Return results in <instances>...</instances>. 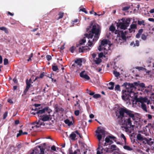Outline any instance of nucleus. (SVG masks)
Segmentation results:
<instances>
[{"mask_svg":"<svg viewBox=\"0 0 154 154\" xmlns=\"http://www.w3.org/2000/svg\"><path fill=\"white\" fill-rule=\"evenodd\" d=\"M100 33V30L98 25H94L93 26L91 31L88 34H87L86 37L82 39L80 41V44L82 45L86 41V38L88 39V42L86 46L79 48L80 52H86L89 51L91 48L93 46V43L96 42L99 38Z\"/></svg>","mask_w":154,"mask_h":154,"instance_id":"1","label":"nucleus"},{"mask_svg":"<svg viewBox=\"0 0 154 154\" xmlns=\"http://www.w3.org/2000/svg\"><path fill=\"white\" fill-rule=\"evenodd\" d=\"M97 138L99 141L98 147L97 149V154H104L108 152L106 147L103 148L101 139L102 137H105V131L103 128H98L96 131Z\"/></svg>","mask_w":154,"mask_h":154,"instance_id":"2","label":"nucleus"},{"mask_svg":"<svg viewBox=\"0 0 154 154\" xmlns=\"http://www.w3.org/2000/svg\"><path fill=\"white\" fill-rule=\"evenodd\" d=\"M111 45L110 42L108 40L104 39L101 41V44L99 46L98 49L100 51H103V52L100 53L99 54V58L102 57L103 56V54L106 55L110 53Z\"/></svg>","mask_w":154,"mask_h":154,"instance_id":"3","label":"nucleus"},{"mask_svg":"<svg viewBox=\"0 0 154 154\" xmlns=\"http://www.w3.org/2000/svg\"><path fill=\"white\" fill-rule=\"evenodd\" d=\"M134 86L139 88L142 92H144L145 94H150L152 97L154 94L152 92L154 91V86L149 85L146 87L143 83H140L139 82H134L133 84Z\"/></svg>","mask_w":154,"mask_h":154,"instance_id":"4","label":"nucleus"},{"mask_svg":"<svg viewBox=\"0 0 154 154\" xmlns=\"http://www.w3.org/2000/svg\"><path fill=\"white\" fill-rule=\"evenodd\" d=\"M122 120L123 122V125L126 129L130 128L131 130L129 131L130 133L131 132V130H133L134 127V125L132 124V122L131 118L126 116L122 117Z\"/></svg>","mask_w":154,"mask_h":154,"instance_id":"5","label":"nucleus"},{"mask_svg":"<svg viewBox=\"0 0 154 154\" xmlns=\"http://www.w3.org/2000/svg\"><path fill=\"white\" fill-rule=\"evenodd\" d=\"M130 21V18H123L119 20V22L117 23V26L121 29L125 30L129 26Z\"/></svg>","mask_w":154,"mask_h":154,"instance_id":"6","label":"nucleus"},{"mask_svg":"<svg viewBox=\"0 0 154 154\" xmlns=\"http://www.w3.org/2000/svg\"><path fill=\"white\" fill-rule=\"evenodd\" d=\"M138 90L139 92H137L131 91L129 93V98L131 97L134 99L133 100L134 104L137 103V100H138V99L139 98H137L138 95L140 94H142V93L140 91V89H139V88Z\"/></svg>","mask_w":154,"mask_h":154,"instance_id":"7","label":"nucleus"},{"mask_svg":"<svg viewBox=\"0 0 154 154\" xmlns=\"http://www.w3.org/2000/svg\"><path fill=\"white\" fill-rule=\"evenodd\" d=\"M40 118L39 119L38 122L37 123V124L38 125H42V123L41 121L45 122L49 121L51 119V116L50 114L48 115H44L42 116H40Z\"/></svg>","mask_w":154,"mask_h":154,"instance_id":"8","label":"nucleus"},{"mask_svg":"<svg viewBox=\"0 0 154 154\" xmlns=\"http://www.w3.org/2000/svg\"><path fill=\"white\" fill-rule=\"evenodd\" d=\"M51 112V110L48 107H46L42 109H40V108H39V110L36 112V114L39 116L40 114L44 113L46 112L49 114Z\"/></svg>","mask_w":154,"mask_h":154,"instance_id":"9","label":"nucleus"},{"mask_svg":"<svg viewBox=\"0 0 154 154\" xmlns=\"http://www.w3.org/2000/svg\"><path fill=\"white\" fill-rule=\"evenodd\" d=\"M126 114L128 116V117L132 118L133 120H136V118L138 115V114L136 113H134L133 111L127 109L126 111Z\"/></svg>","mask_w":154,"mask_h":154,"instance_id":"10","label":"nucleus"},{"mask_svg":"<svg viewBox=\"0 0 154 154\" xmlns=\"http://www.w3.org/2000/svg\"><path fill=\"white\" fill-rule=\"evenodd\" d=\"M27 131L29 132L30 131H34L35 128H37L39 126L35 125L34 123L28 124L27 125Z\"/></svg>","mask_w":154,"mask_h":154,"instance_id":"11","label":"nucleus"},{"mask_svg":"<svg viewBox=\"0 0 154 154\" xmlns=\"http://www.w3.org/2000/svg\"><path fill=\"white\" fill-rule=\"evenodd\" d=\"M122 99L126 101L128 100H129V92L124 90L122 91Z\"/></svg>","mask_w":154,"mask_h":154,"instance_id":"12","label":"nucleus"},{"mask_svg":"<svg viewBox=\"0 0 154 154\" xmlns=\"http://www.w3.org/2000/svg\"><path fill=\"white\" fill-rule=\"evenodd\" d=\"M137 23L136 22H134L130 26V28L129 29V31L130 33L134 32L135 30L137 29Z\"/></svg>","mask_w":154,"mask_h":154,"instance_id":"13","label":"nucleus"},{"mask_svg":"<svg viewBox=\"0 0 154 154\" xmlns=\"http://www.w3.org/2000/svg\"><path fill=\"white\" fill-rule=\"evenodd\" d=\"M128 32L125 31L123 32L122 31H120L119 33V34L124 40H125L126 38H128Z\"/></svg>","mask_w":154,"mask_h":154,"instance_id":"14","label":"nucleus"},{"mask_svg":"<svg viewBox=\"0 0 154 154\" xmlns=\"http://www.w3.org/2000/svg\"><path fill=\"white\" fill-rule=\"evenodd\" d=\"M80 76L86 80H88L90 79L89 77L85 71H82L80 73Z\"/></svg>","mask_w":154,"mask_h":154,"instance_id":"15","label":"nucleus"},{"mask_svg":"<svg viewBox=\"0 0 154 154\" xmlns=\"http://www.w3.org/2000/svg\"><path fill=\"white\" fill-rule=\"evenodd\" d=\"M107 148V150H108V152H110L113 151L116 149V145H109L108 147H106Z\"/></svg>","mask_w":154,"mask_h":154,"instance_id":"16","label":"nucleus"},{"mask_svg":"<svg viewBox=\"0 0 154 154\" xmlns=\"http://www.w3.org/2000/svg\"><path fill=\"white\" fill-rule=\"evenodd\" d=\"M127 109L125 108H121L119 109V113L120 116H124V113L126 114V111H127Z\"/></svg>","mask_w":154,"mask_h":154,"instance_id":"17","label":"nucleus"},{"mask_svg":"<svg viewBox=\"0 0 154 154\" xmlns=\"http://www.w3.org/2000/svg\"><path fill=\"white\" fill-rule=\"evenodd\" d=\"M70 119L71 120L69 119H66L64 120L65 123L69 126H71L73 125V124L72 122V120H73V117H72Z\"/></svg>","mask_w":154,"mask_h":154,"instance_id":"18","label":"nucleus"},{"mask_svg":"<svg viewBox=\"0 0 154 154\" xmlns=\"http://www.w3.org/2000/svg\"><path fill=\"white\" fill-rule=\"evenodd\" d=\"M111 138H114L115 137H112L111 136H109V137H106V138L105 140L106 142L105 143H104V146H107V145L106 144V143H109L111 142V140L110 139Z\"/></svg>","mask_w":154,"mask_h":154,"instance_id":"19","label":"nucleus"},{"mask_svg":"<svg viewBox=\"0 0 154 154\" xmlns=\"http://www.w3.org/2000/svg\"><path fill=\"white\" fill-rule=\"evenodd\" d=\"M75 62L76 66L80 67L82 65V61L81 59H77L75 61Z\"/></svg>","mask_w":154,"mask_h":154,"instance_id":"20","label":"nucleus"},{"mask_svg":"<svg viewBox=\"0 0 154 154\" xmlns=\"http://www.w3.org/2000/svg\"><path fill=\"white\" fill-rule=\"evenodd\" d=\"M119 136L121 139H123L124 140V143L125 144L126 143V139L125 136L122 133H121L119 135Z\"/></svg>","mask_w":154,"mask_h":154,"instance_id":"21","label":"nucleus"},{"mask_svg":"<svg viewBox=\"0 0 154 154\" xmlns=\"http://www.w3.org/2000/svg\"><path fill=\"white\" fill-rule=\"evenodd\" d=\"M31 81L30 79L29 80H27L26 82V90H28L29 88H30L31 84Z\"/></svg>","mask_w":154,"mask_h":154,"instance_id":"22","label":"nucleus"},{"mask_svg":"<svg viewBox=\"0 0 154 154\" xmlns=\"http://www.w3.org/2000/svg\"><path fill=\"white\" fill-rule=\"evenodd\" d=\"M114 83L112 82H110L108 85V88L110 90H112L114 88Z\"/></svg>","mask_w":154,"mask_h":154,"instance_id":"23","label":"nucleus"},{"mask_svg":"<svg viewBox=\"0 0 154 154\" xmlns=\"http://www.w3.org/2000/svg\"><path fill=\"white\" fill-rule=\"evenodd\" d=\"M0 30L4 31L6 33L8 34L9 33L8 29L4 26L0 27Z\"/></svg>","mask_w":154,"mask_h":154,"instance_id":"24","label":"nucleus"},{"mask_svg":"<svg viewBox=\"0 0 154 154\" xmlns=\"http://www.w3.org/2000/svg\"><path fill=\"white\" fill-rule=\"evenodd\" d=\"M76 134L73 132L72 133L69 135V137L72 140H75Z\"/></svg>","mask_w":154,"mask_h":154,"instance_id":"25","label":"nucleus"},{"mask_svg":"<svg viewBox=\"0 0 154 154\" xmlns=\"http://www.w3.org/2000/svg\"><path fill=\"white\" fill-rule=\"evenodd\" d=\"M123 147L124 149L128 151H131L133 149L132 147L126 145L124 146Z\"/></svg>","mask_w":154,"mask_h":154,"instance_id":"26","label":"nucleus"},{"mask_svg":"<svg viewBox=\"0 0 154 154\" xmlns=\"http://www.w3.org/2000/svg\"><path fill=\"white\" fill-rule=\"evenodd\" d=\"M148 35V34L147 33H144L142 35L141 38L143 40H145Z\"/></svg>","mask_w":154,"mask_h":154,"instance_id":"27","label":"nucleus"},{"mask_svg":"<svg viewBox=\"0 0 154 154\" xmlns=\"http://www.w3.org/2000/svg\"><path fill=\"white\" fill-rule=\"evenodd\" d=\"M101 60L99 58H97L96 59L94 60V62L96 64H98L101 62Z\"/></svg>","mask_w":154,"mask_h":154,"instance_id":"28","label":"nucleus"},{"mask_svg":"<svg viewBox=\"0 0 154 154\" xmlns=\"http://www.w3.org/2000/svg\"><path fill=\"white\" fill-rule=\"evenodd\" d=\"M137 138L139 140H143V138L142 136H141L140 134H138L137 135Z\"/></svg>","mask_w":154,"mask_h":154,"instance_id":"29","label":"nucleus"},{"mask_svg":"<svg viewBox=\"0 0 154 154\" xmlns=\"http://www.w3.org/2000/svg\"><path fill=\"white\" fill-rule=\"evenodd\" d=\"M63 16V13H60L58 14V17L57 18V20H59L60 19L62 18Z\"/></svg>","mask_w":154,"mask_h":154,"instance_id":"30","label":"nucleus"},{"mask_svg":"<svg viewBox=\"0 0 154 154\" xmlns=\"http://www.w3.org/2000/svg\"><path fill=\"white\" fill-rule=\"evenodd\" d=\"M109 30L112 32H113L115 30V27L113 25H112L110 27Z\"/></svg>","mask_w":154,"mask_h":154,"instance_id":"31","label":"nucleus"},{"mask_svg":"<svg viewBox=\"0 0 154 154\" xmlns=\"http://www.w3.org/2000/svg\"><path fill=\"white\" fill-rule=\"evenodd\" d=\"M136 68L137 69H138L139 70H144L145 69V68L142 67L137 66L136 67Z\"/></svg>","mask_w":154,"mask_h":154,"instance_id":"32","label":"nucleus"},{"mask_svg":"<svg viewBox=\"0 0 154 154\" xmlns=\"http://www.w3.org/2000/svg\"><path fill=\"white\" fill-rule=\"evenodd\" d=\"M52 69L54 71H56L58 70V68L57 66L54 65L52 66Z\"/></svg>","mask_w":154,"mask_h":154,"instance_id":"33","label":"nucleus"},{"mask_svg":"<svg viewBox=\"0 0 154 154\" xmlns=\"http://www.w3.org/2000/svg\"><path fill=\"white\" fill-rule=\"evenodd\" d=\"M23 131L21 130H20L19 131V133L17 134V137H18L21 135H23Z\"/></svg>","mask_w":154,"mask_h":154,"instance_id":"34","label":"nucleus"},{"mask_svg":"<svg viewBox=\"0 0 154 154\" xmlns=\"http://www.w3.org/2000/svg\"><path fill=\"white\" fill-rule=\"evenodd\" d=\"M8 63V60L6 58H5L4 60V63L5 65H7Z\"/></svg>","mask_w":154,"mask_h":154,"instance_id":"35","label":"nucleus"},{"mask_svg":"<svg viewBox=\"0 0 154 154\" xmlns=\"http://www.w3.org/2000/svg\"><path fill=\"white\" fill-rule=\"evenodd\" d=\"M120 86L119 85H116L115 86V89L116 91H120Z\"/></svg>","mask_w":154,"mask_h":154,"instance_id":"36","label":"nucleus"},{"mask_svg":"<svg viewBox=\"0 0 154 154\" xmlns=\"http://www.w3.org/2000/svg\"><path fill=\"white\" fill-rule=\"evenodd\" d=\"M100 95L99 94H95L93 95V97L94 98H99L100 97Z\"/></svg>","mask_w":154,"mask_h":154,"instance_id":"37","label":"nucleus"},{"mask_svg":"<svg viewBox=\"0 0 154 154\" xmlns=\"http://www.w3.org/2000/svg\"><path fill=\"white\" fill-rule=\"evenodd\" d=\"M113 73L115 76L117 77L119 75V73L116 71H114Z\"/></svg>","mask_w":154,"mask_h":154,"instance_id":"38","label":"nucleus"},{"mask_svg":"<svg viewBox=\"0 0 154 154\" xmlns=\"http://www.w3.org/2000/svg\"><path fill=\"white\" fill-rule=\"evenodd\" d=\"M139 45V42L138 41H136L135 43L134 44V46H138Z\"/></svg>","mask_w":154,"mask_h":154,"instance_id":"39","label":"nucleus"},{"mask_svg":"<svg viewBox=\"0 0 154 154\" xmlns=\"http://www.w3.org/2000/svg\"><path fill=\"white\" fill-rule=\"evenodd\" d=\"M74 114L76 116H78L79 115V111L78 110H76L75 111Z\"/></svg>","mask_w":154,"mask_h":154,"instance_id":"40","label":"nucleus"},{"mask_svg":"<svg viewBox=\"0 0 154 154\" xmlns=\"http://www.w3.org/2000/svg\"><path fill=\"white\" fill-rule=\"evenodd\" d=\"M40 154H45L44 149L42 148H40Z\"/></svg>","mask_w":154,"mask_h":154,"instance_id":"41","label":"nucleus"},{"mask_svg":"<svg viewBox=\"0 0 154 154\" xmlns=\"http://www.w3.org/2000/svg\"><path fill=\"white\" fill-rule=\"evenodd\" d=\"M46 58H47L48 60V61L50 60L51 59V57L50 55H47Z\"/></svg>","mask_w":154,"mask_h":154,"instance_id":"42","label":"nucleus"},{"mask_svg":"<svg viewBox=\"0 0 154 154\" xmlns=\"http://www.w3.org/2000/svg\"><path fill=\"white\" fill-rule=\"evenodd\" d=\"M32 56H33L32 54H31L29 56V58L27 60L28 61H29L31 60V58L32 57Z\"/></svg>","mask_w":154,"mask_h":154,"instance_id":"43","label":"nucleus"},{"mask_svg":"<svg viewBox=\"0 0 154 154\" xmlns=\"http://www.w3.org/2000/svg\"><path fill=\"white\" fill-rule=\"evenodd\" d=\"M8 115V112H5L3 115V119H5L7 116Z\"/></svg>","mask_w":154,"mask_h":154,"instance_id":"44","label":"nucleus"},{"mask_svg":"<svg viewBox=\"0 0 154 154\" xmlns=\"http://www.w3.org/2000/svg\"><path fill=\"white\" fill-rule=\"evenodd\" d=\"M8 101L9 103L13 104V102L12 101V100L11 99H9L8 100Z\"/></svg>","mask_w":154,"mask_h":154,"instance_id":"45","label":"nucleus"},{"mask_svg":"<svg viewBox=\"0 0 154 154\" xmlns=\"http://www.w3.org/2000/svg\"><path fill=\"white\" fill-rule=\"evenodd\" d=\"M51 149L52 150L54 151H56V148L55 146H53L51 147Z\"/></svg>","mask_w":154,"mask_h":154,"instance_id":"46","label":"nucleus"},{"mask_svg":"<svg viewBox=\"0 0 154 154\" xmlns=\"http://www.w3.org/2000/svg\"><path fill=\"white\" fill-rule=\"evenodd\" d=\"M74 50V48L73 47H71L70 49V50L72 53H73Z\"/></svg>","mask_w":154,"mask_h":154,"instance_id":"47","label":"nucleus"},{"mask_svg":"<svg viewBox=\"0 0 154 154\" xmlns=\"http://www.w3.org/2000/svg\"><path fill=\"white\" fill-rule=\"evenodd\" d=\"M129 8V7H126L124 8L123 9V11H127L128 10Z\"/></svg>","mask_w":154,"mask_h":154,"instance_id":"48","label":"nucleus"},{"mask_svg":"<svg viewBox=\"0 0 154 154\" xmlns=\"http://www.w3.org/2000/svg\"><path fill=\"white\" fill-rule=\"evenodd\" d=\"M148 20L150 21L154 22V18H149Z\"/></svg>","mask_w":154,"mask_h":154,"instance_id":"49","label":"nucleus"},{"mask_svg":"<svg viewBox=\"0 0 154 154\" xmlns=\"http://www.w3.org/2000/svg\"><path fill=\"white\" fill-rule=\"evenodd\" d=\"M89 117L90 118L92 119L94 117V115L92 114H91L90 115Z\"/></svg>","mask_w":154,"mask_h":154,"instance_id":"50","label":"nucleus"},{"mask_svg":"<svg viewBox=\"0 0 154 154\" xmlns=\"http://www.w3.org/2000/svg\"><path fill=\"white\" fill-rule=\"evenodd\" d=\"M2 63V58L1 55H0V64Z\"/></svg>","mask_w":154,"mask_h":154,"instance_id":"51","label":"nucleus"},{"mask_svg":"<svg viewBox=\"0 0 154 154\" xmlns=\"http://www.w3.org/2000/svg\"><path fill=\"white\" fill-rule=\"evenodd\" d=\"M149 12L151 13H154V8L151 9L149 11Z\"/></svg>","mask_w":154,"mask_h":154,"instance_id":"52","label":"nucleus"},{"mask_svg":"<svg viewBox=\"0 0 154 154\" xmlns=\"http://www.w3.org/2000/svg\"><path fill=\"white\" fill-rule=\"evenodd\" d=\"M92 56L93 58H94L96 56V54L95 53H93L92 54Z\"/></svg>","mask_w":154,"mask_h":154,"instance_id":"53","label":"nucleus"},{"mask_svg":"<svg viewBox=\"0 0 154 154\" xmlns=\"http://www.w3.org/2000/svg\"><path fill=\"white\" fill-rule=\"evenodd\" d=\"M140 35L141 34H140L139 33H138L136 35V37L137 38H139L140 37Z\"/></svg>","mask_w":154,"mask_h":154,"instance_id":"54","label":"nucleus"},{"mask_svg":"<svg viewBox=\"0 0 154 154\" xmlns=\"http://www.w3.org/2000/svg\"><path fill=\"white\" fill-rule=\"evenodd\" d=\"M143 31V30L142 29H140L139 30L138 33L141 34L142 33V32Z\"/></svg>","mask_w":154,"mask_h":154,"instance_id":"55","label":"nucleus"},{"mask_svg":"<svg viewBox=\"0 0 154 154\" xmlns=\"http://www.w3.org/2000/svg\"><path fill=\"white\" fill-rule=\"evenodd\" d=\"M75 133L77 134H78L79 136L81 138V135H80V134H79V132L78 131H75Z\"/></svg>","mask_w":154,"mask_h":154,"instance_id":"56","label":"nucleus"},{"mask_svg":"<svg viewBox=\"0 0 154 154\" xmlns=\"http://www.w3.org/2000/svg\"><path fill=\"white\" fill-rule=\"evenodd\" d=\"M76 153L77 152L76 151H75L73 152L70 151L69 152V154H76Z\"/></svg>","mask_w":154,"mask_h":154,"instance_id":"57","label":"nucleus"},{"mask_svg":"<svg viewBox=\"0 0 154 154\" xmlns=\"http://www.w3.org/2000/svg\"><path fill=\"white\" fill-rule=\"evenodd\" d=\"M15 124L17 125L19 124V121L18 120H16L15 121Z\"/></svg>","mask_w":154,"mask_h":154,"instance_id":"58","label":"nucleus"},{"mask_svg":"<svg viewBox=\"0 0 154 154\" xmlns=\"http://www.w3.org/2000/svg\"><path fill=\"white\" fill-rule=\"evenodd\" d=\"M148 117L149 119H151L152 118V116L150 115H148Z\"/></svg>","mask_w":154,"mask_h":154,"instance_id":"59","label":"nucleus"},{"mask_svg":"<svg viewBox=\"0 0 154 154\" xmlns=\"http://www.w3.org/2000/svg\"><path fill=\"white\" fill-rule=\"evenodd\" d=\"M40 104H34V106L35 107H38L39 106H40Z\"/></svg>","mask_w":154,"mask_h":154,"instance_id":"60","label":"nucleus"},{"mask_svg":"<svg viewBox=\"0 0 154 154\" xmlns=\"http://www.w3.org/2000/svg\"><path fill=\"white\" fill-rule=\"evenodd\" d=\"M94 92H90L89 93V95H94Z\"/></svg>","mask_w":154,"mask_h":154,"instance_id":"61","label":"nucleus"},{"mask_svg":"<svg viewBox=\"0 0 154 154\" xmlns=\"http://www.w3.org/2000/svg\"><path fill=\"white\" fill-rule=\"evenodd\" d=\"M44 75L43 73H42L40 75V78H42L44 76Z\"/></svg>","mask_w":154,"mask_h":154,"instance_id":"62","label":"nucleus"},{"mask_svg":"<svg viewBox=\"0 0 154 154\" xmlns=\"http://www.w3.org/2000/svg\"><path fill=\"white\" fill-rule=\"evenodd\" d=\"M96 70L98 72H100L101 70L102 69L101 68H99V69H97Z\"/></svg>","mask_w":154,"mask_h":154,"instance_id":"63","label":"nucleus"},{"mask_svg":"<svg viewBox=\"0 0 154 154\" xmlns=\"http://www.w3.org/2000/svg\"><path fill=\"white\" fill-rule=\"evenodd\" d=\"M134 42H131V43L130 44V45L131 46H133L134 47Z\"/></svg>","mask_w":154,"mask_h":154,"instance_id":"64","label":"nucleus"}]
</instances>
